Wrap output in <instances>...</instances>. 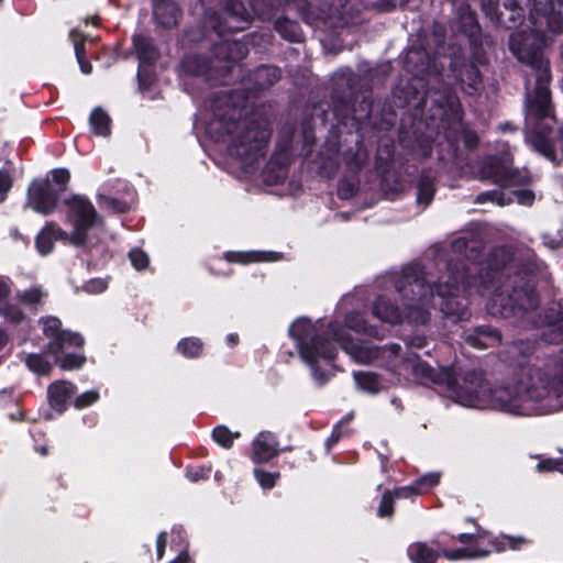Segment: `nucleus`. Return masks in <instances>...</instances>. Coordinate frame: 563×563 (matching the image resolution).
I'll use <instances>...</instances> for the list:
<instances>
[{
    "label": "nucleus",
    "mask_w": 563,
    "mask_h": 563,
    "mask_svg": "<svg viewBox=\"0 0 563 563\" xmlns=\"http://www.w3.org/2000/svg\"><path fill=\"white\" fill-rule=\"evenodd\" d=\"M538 12V22L530 32L517 31L509 37V48L517 59L530 68V76L536 79L534 96L529 99L526 125V141L550 161L555 159V146L550 137L554 118L550 103L551 80L550 64L544 58L542 47L545 45L543 24L552 34L563 31V18L555 11L563 0H533Z\"/></svg>",
    "instance_id": "20e7f679"
},
{
    "label": "nucleus",
    "mask_w": 563,
    "mask_h": 563,
    "mask_svg": "<svg viewBox=\"0 0 563 563\" xmlns=\"http://www.w3.org/2000/svg\"><path fill=\"white\" fill-rule=\"evenodd\" d=\"M74 391L75 386L69 382L60 380L51 384L47 391L51 406L62 412Z\"/></svg>",
    "instance_id": "f3484780"
},
{
    "label": "nucleus",
    "mask_w": 563,
    "mask_h": 563,
    "mask_svg": "<svg viewBox=\"0 0 563 563\" xmlns=\"http://www.w3.org/2000/svg\"><path fill=\"white\" fill-rule=\"evenodd\" d=\"M134 48L137 57L143 62H151L157 57L156 49L152 45L150 38L144 35H135L133 37Z\"/></svg>",
    "instance_id": "cd10ccee"
},
{
    "label": "nucleus",
    "mask_w": 563,
    "mask_h": 563,
    "mask_svg": "<svg viewBox=\"0 0 563 563\" xmlns=\"http://www.w3.org/2000/svg\"><path fill=\"white\" fill-rule=\"evenodd\" d=\"M427 344V339L423 335H412L407 340V345L415 349H422Z\"/></svg>",
    "instance_id": "6e6d98bb"
},
{
    "label": "nucleus",
    "mask_w": 563,
    "mask_h": 563,
    "mask_svg": "<svg viewBox=\"0 0 563 563\" xmlns=\"http://www.w3.org/2000/svg\"><path fill=\"white\" fill-rule=\"evenodd\" d=\"M52 180L58 185V188H55L59 192V195L65 190L66 184L68 183L70 175L69 172L65 168H57L52 170Z\"/></svg>",
    "instance_id": "a19ab883"
},
{
    "label": "nucleus",
    "mask_w": 563,
    "mask_h": 563,
    "mask_svg": "<svg viewBox=\"0 0 563 563\" xmlns=\"http://www.w3.org/2000/svg\"><path fill=\"white\" fill-rule=\"evenodd\" d=\"M460 29L468 34H474L477 29L475 12L470 4H463L459 9Z\"/></svg>",
    "instance_id": "7c9ffc66"
},
{
    "label": "nucleus",
    "mask_w": 563,
    "mask_h": 563,
    "mask_svg": "<svg viewBox=\"0 0 563 563\" xmlns=\"http://www.w3.org/2000/svg\"><path fill=\"white\" fill-rule=\"evenodd\" d=\"M289 335L294 340L300 358L310 367L313 379L323 385L330 377L334 365L332 361L336 354L335 343H340L342 349L357 363L368 364L378 362L385 366L394 378L389 384L399 383L400 378H412L420 384L443 385L449 380L451 367H431L426 362L419 360L416 354H399L398 344L376 346L369 342H354L345 335V328L339 327L336 322H331L327 327L318 320L312 322L306 317L296 319L289 327Z\"/></svg>",
    "instance_id": "f03ea898"
},
{
    "label": "nucleus",
    "mask_w": 563,
    "mask_h": 563,
    "mask_svg": "<svg viewBox=\"0 0 563 563\" xmlns=\"http://www.w3.org/2000/svg\"><path fill=\"white\" fill-rule=\"evenodd\" d=\"M479 177L493 180L504 188H515L529 181L527 174L512 169L508 161L496 157H489L484 162Z\"/></svg>",
    "instance_id": "1a4fd4ad"
},
{
    "label": "nucleus",
    "mask_w": 563,
    "mask_h": 563,
    "mask_svg": "<svg viewBox=\"0 0 563 563\" xmlns=\"http://www.w3.org/2000/svg\"><path fill=\"white\" fill-rule=\"evenodd\" d=\"M69 36L74 42V49L80 70L86 75L90 74L92 66L86 58L85 38L76 30H73Z\"/></svg>",
    "instance_id": "bb28decb"
},
{
    "label": "nucleus",
    "mask_w": 563,
    "mask_h": 563,
    "mask_svg": "<svg viewBox=\"0 0 563 563\" xmlns=\"http://www.w3.org/2000/svg\"><path fill=\"white\" fill-rule=\"evenodd\" d=\"M43 333L49 339L47 352L52 355H59L67 347H82L84 339L79 333L62 330V322L56 317H44L40 320Z\"/></svg>",
    "instance_id": "6e6552de"
},
{
    "label": "nucleus",
    "mask_w": 563,
    "mask_h": 563,
    "mask_svg": "<svg viewBox=\"0 0 563 563\" xmlns=\"http://www.w3.org/2000/svg\"><path fill=\"white\" fill-rule=\"evenodd\" d=\"M170 563H189V556L185 551H181Z\"/></svg>",
    "instance_id": "680f3d73"
},
{
    "label": "nucleus",
    "mask_w": 563,
    "mask_h": 563,
    "mask_svg": "<svg viewBox=\"0 0 563 563\" xmlns=\"http://www.w3.org/2000/svg\"><path fill=\"white\" fill-rule=\"evenodd\" d=\"M408 556L412 563H435L440 556L438 549L424 542H413L408 547Z\"/></svg>",
    "instance_id": "aec40b11"
},
{
    "label": "nucleus",
    "mask_w": 563,
    "mask_h": 563,
    "mask_svg": "<svg viewBox=\"0 0 563 563\" xmlns=\"http://www.w3.org/2000/svg\"><path fill=\"white\" fill-rule=\"evenodd\" d=\"M165 545H166V533L161 532L157 537V544H156V555H157L158 560H161L164 555Z\"/></svg>",
    "instance_id": "4d7b16f0"
},
{
    "label": "nucleus",
    "mask_w": 563,
    "mask_h": 563,
    "mask_svg": "<svg viewBox=\"0 0 563 563\" xmlns=\"http://www.w3.org/2000/svg\"><path fill=\"white\" fill-rule=\"evenodd\" d=\"M525 541L526 540L523 538L505 537L500 547L495 543H493V545L495 547L496 551H503L506 545L510 549H518L520 544L525 543Z\"/></svg>",
    "instance_id": "de8ad7c7"
},
{
    "label": "nucleus",
    "mask_w": 563,
    "mask_h": 563,
    "mask_svg": "<svg viewBox=\"0 0 563 563\" xmlns=\"http://www.w3.org/2000/svg\"><path fill=\"white\" fill-rule=\"evenodd\" d=\"M246 46L239 41L224 40L214 47V55L223 60H238L246 55Z\"/></svg>",
    "instance_id": "6ab92c4d"
},
{
    "label": "nucleus",
    "mask_w": 563,
    "mask_h": 563,
    "mask_svg": "<svg viewBox=\"0 0 563 563\" xmlns=\"http://www.w3.org/2000/svg\"><path fill=\"white\" fill-rule=\"evenodd\" d=\"M351 420V417H347L345 418L344 420H342L340 423H338L335 426V428L333 429V432L331 434V437L328 439L327 441V445L328 448H330L331 444L335 443L339 441V439L343 435L342 431H341V424L342 422L344 421H350Z\"/></svg>",
    "instance_id": "5fc2aeb1"
},
{
    "label": "nucleus",
    "mask_w": 563,
    "mask_h": 563,
    "mask_svg": "<svg viewBox=\"0 0 563 563\" xmlns=\"http://www.w3.org/2000/svg\"><path fill=\"white\" fill-rule=\"evenodd\" d=\"M274 5L273 0H251V10H247L241 1L228 0L222 13L223 24L212 23L211 26L219 35L243 30L253 15L264 19Z\"/></svg>",
    "instance_id": "0eeeda50"
},
{
    "label": "nucleus",
    "mask_w": 563,
    "mask_h": 563,
    "mask_svg": "<svg viewBox=\"0 0 563 563\" xmlns=\"http://www.w3.org/2000/svg\"><path fill=\"white\" fill-rule=\"evenodd\" d=\"M9 294V288L4 282L0 279V299L4 298Z\"/></svg>",
    "instance_id": "e2e57ef3"
},
{
    "label": "nucleus",
    "mask_w": 563,
    "mask_h": 563,
    "mask_svg": "<svg viewBox=\"0 0 563 563\" xmlns=\"http://www.w3.org/2000/svg\"><path fill=\"white\" fill-rule=\"evenodd\" d=\"M65 205V223L71 228L68 232L69 244L78 247L96 245V234L103 230V220L93 205L81 196L71 197Z\"/></svg>",
    "instance_id": "423d86ee"
},
{
    "label": "nucleus",
    "mask_w": 563,
    "mask_h": 563,
    "mask_svg": "<svg viewBox=\"0 0 563 563\" xmlns=\"http://www.w3.org/2000/svg\"><path fill=\"white\" fill-rule=\"evenodd\" d=\"M99 398V394L96 390H89L80 396H78L75 400V406L78 409L85 408L93 402H96Z\"/></svg>",
    "instance_id": "37998d69"
},
{
    "label": "nucleus",
    "mask_w": 563,
    "mask_h": 563,
    "mask_svg": "<svg viewBox=\"0 0 563 563\" xmlns=\"http://www.w3.org/2000/svg\"><path fill=\"white\" fill-rule=\"evenodd\" d=\"M479 536L476 533H461L457 537V540L463 544L468 543H478Z\"/></svg>",
    "instance_id": "13d9d810"
},
{
    "label": "nucleus",
    "mask_w": 563,
    "mask_h": 563,
    "mask_svg": "<svg viewBox=\"0 0 563 563\" xmlns=\"http://www.w3.org/2000/svg\"><path fill=\"white\" fill-rule=\"evenodd\" d=\"M398 3L404 5L400 0H378L376 2V8L378 11L388 12L394 10Z\"/></svg>",
    "instance_id": "603ef678"
},
{
    "label": "nucleus",
    "mask_w": 563,
    "mask_h": 563,
    "mask_svg": "<svg viewBox=\"0 0 563 563\" xmlns=\"http://www.w3.org/2000/svg\"><path fill=\"white\" fill-rule=\"evenodd\" d=\"M440 482L439 473H429L416 479L408 486L398 487L391 492L394 498H410L422 495Z\"/></svg>",
    "instance_id": "4468645a"
},
{
    "label": "nucleus",
    "mask_w": 563,
    "mask_h": 563,
    "mask_svg": "<svg viewBox=\"0 0 563 563\" xmlns=\"http://www.w3.org/2000/svg\"><path fill=\"white\" fill-rule=\"evenodd\" d=\"M177 350L186 357H196L202 351V343L197 338L184 339L178 343Z\"/></svg>",
    "instance_id": "f704fd0d"
},
{
    "label": "nucleus",
    "mask_w": 563,
    "mask_h": 563,
    "mask_svg": "<svg viewBox=\"0 0 563 563\" xmlns=\"http://www.w3.org/2000/svg\"><path fill=\"white\" fill-rule=\"evenodd\" d=\"M470 73L474 76L473 82L471 84L472 90L476 91L479 86L478 71L476 68L471 67Z\"/></svg>",
    "instance_id": "bf43d9fd"
},
{
    "label": "nucleus",
    "mask_w": 563,
    "mask_h": 563,
    "mask_svg": "<svg viewBox=\"0 0 563 563\" xmlns=\"http://www.w3.org/2000/svg\"><path fill=\"white\" fill-rule=\"evenodd\" d=\"M280 78V71L274 66H261L252 75L257 89H265L274 85Z\"/></svg>",
    "instance_id": "4be33fe9"
},
{
    "label": "nucleus",
    "mask_w": 563,
    "mask_h": 563,
    "mask_svg": "<svg viewBox=\"0 0 563 563\" xmlns=\"http://www.w3.org/2000/svg\"><path fill=\"white\" fill-rule=\"evenodd\" d=\"M22 360L24 361L26 367L37 375H49L53 369V364L42 354H24Z\"/></svg>",
    "instance_id": "a878e982"
},
{
    "label": "nucleus",
    "mask_w": 563,
    "mask_h": 563,
    "mask_svg": "<svg viewBox=\"0 0 563 563\" xmlns=\"http://www.w3.org/2000/svg\"><path fill=\"white\" fill-rule=\"evenodd\" d=\"M452 252L456 256H461L467 250V241L464 238L454 240L451 244Z\"/></svg>",
    "instance_id": "864d4df0"
},
{
    "label": "nucleus",
    "mask_w": 563,
    "mask_h": 563,
    "mask_svg": "<svg viewBox=\"0 0 563 563\" xmlns=\"http://www.w3.org/2000/svg\"><path fill=\"white\" fill-rule=\"evenodd\" d=\"M514 195L520 205L530 206L534 200V195L531 190H515Z\"/></svg>",
    "instance_id": "09e8293b"
},
{
    "label": "nucleus",
    "mask_w": 563,
    "mask_h": 563,
    "mask_svg": "<svg viewBox=\"0 0 563 563\" xmlns=\"http://www.w3.org/2000/svg\"><path fill=\"white\" fill-rule=\"evenodd\" d=\"M254 476L262 488L271 489L275 486L280 475L279 473H268L261 468H255Z\"/></svg>",
    "instance_id": "4c0bfd02"
},
{
    "label": "nucleus",
    "mask_w": 563,
    "mask_h": 563,
    "mask_svg": "<svg viewBox=\"0 0 563 563\" xmlns=\"http://www.w3.org/2000/svg\"><path fill=\"white\" fill-rule=\"evenodd\" d=\"M239 437L240 432H232L225 426H218L212 432L213 440L224 449H230Z\"/></svg>",
    "instance_id": "72a5a7b5"
},
{
    "label": "nucleus",
    "mask_w": 563,
    "mask_h": 563,
    "mask_svg": "<svg viewBox=\"0 0 563 563\" xmlns=\"http://www.w3.org/2000/svg\"><path fill=\"white\" fill-rule=\"evenodd\" d=\"M211 470L209 467H196L189 468L186 472V475L189 481L198 482L200 479H206L209 477Z\"/></svg>",
    "instance_id": "c03bdc74"
},
{
    "label": "nucleus",
    "mask_w": 563,
    "mask_h": 563,
    "mask_svg": "<svg viewBox=\"0 0 563 563\" xmlns=\"http://www.w3.org/2000/svg\"><path fill=\"white\" fill-rule=\"evenodd\" d=\"M349 2L350 0H322L316 16L311 12V4H308V10L302 13L303 19L309 24L321 20L333 27L343 26L350 22L353 23L352 8H347Z\"/></svg>",
    "instance_id": "9d476101"
},
{
    "label": "nucleus",
    "mask_w": 563,
    "mask_h": 563,
    "mask_svg": "<svg viewBox=\"0 0 563 563\" xmlns=\"http://www.w3.org/2000/svg\"><path fill=\"white\" fill-rule=\"evenodd\" d=\"M0 316L12 325H19L26 322L23 311L13 303H3L0 306Z\"/></svg>",
    "instance_id": "473e14b6"
},
{
    "label": "nucleus",
    "mask_w": 563,
    "mask_h": 563,
    "mask_svg": "<svg viewBox=\"0 0 563 563\" xmlns=\"http://www.w3.org/2000/svg\"><path fill=\"white\" fill-rule=\"evenodd\" d=\"M251 459L255 463H265L278 455V441L271 431L260 432L251 444Z\"/></svg>",
    "instance_id": "f8f14e48"
},
{
    "label": "nucleus",
    "mask_w": 563,
    "mask_h": 563,
    "mask_svg": "<svg viewBox=\"0 0 563 563\" xmlns=\"http://www.w3.org/2000/svg\"><path fill=\"white\" fill-rule=\"evenodd\" d=\"M492 551L483 549H471L467 547L457 548L454 550L442 549V555L449 561L471 560L487 556Z\"/></svg>",
    "instance_id": "5701e85b"
},
{
    "label": "nucleus",
    "mask_w": 563,
    "mask_h": 563,
    "mask_svg": "<svg viewBox=\"0 0 563 563\" xmlns=\"http://www.w3.org/2000/svg\"><path fill=\"white\" fill-rule=\"evenodd\" d=\"M238 339L236 334L231 333L227 336V342L230 346H234L238 343Z\"/></svg>",
    "instance_id": "0e129e2a"
},
{
    "label": "nucleus",
    "mask_w": 563,
    "mask_h": 563,
    "mask_svg": "<svg viewBox=\"0 0 563 563\" xmlns=\"http://www.w3.org/2000/svg\"><path fill=\"white\" fill-rule=\"evenodd\" d=\"M104 206L113 212H125L129 210V205L124 201L117 200L114 198H106Z\"/></svg>",
    "instance_id": "49530a36"
},
{
    "label": "nucleus",
    "mask_w": 563,
    "mask_h": 563,
    "mask_svg": "<svg viewBox=\"0 0 563 563\" xmlns=\"http://www.w3.org/2000/svg\"><path fill=\"white\" fill-rule=\"evenodd\" d=\"M434 185L430 175H422L418 183L417 202L427 207L433 199Z\"/></svg>",
    "instance_id": "c756f323"
},
{
    "label": "nucleus",
    "mask_w": 563,
    "mask_h": 563,
    "mask_svg": "<svg viewBox=\"0 0 563 563\" xmlns=\"http://www.w3.org/2000/svg\"><path fill=\"white\" fill-rule=\"evenodd\" d=\"M153 13L157 23L164 27L175 26L179 16L176 3L170 0H155Z\"/></svg>",
    "instance_id": "dca6fc26"
},
{
    "label": "nucleus",
    "mask_w": 563,
    "mask_h": 563,
    "mask_svg": "<svg viewBox=\"0 0 563 563\" xmlns=\"http://www.w3.org/2000/svg\"><path fill=\"white\" fill-rule=\"evenodd\" d=\"M466 341L474 347H494L500 343L501 335L496 329L489 325H481L466 338Z\"/></svg>",
    "instance_id": "2eb2a0df"
},
{
    "label": "nucleus",
    "mask_w": 563,
    "mask_h": 563,
    "mask_svg": "<svg viewBox=\"0 0 563 563\" xmlns=\"http://www.w3.org/2000/svg\"><path fill=\"white\" fill-rule=\"evenodd\" d=\"M558 471L563 474V459L559 460V467Z\"/></svg>",
    "instance_id": "774afa93"
},
{
    "label": "nucleus",
    "mask_w": 563,
    "mask_h": 563,
    "mask_svg": "<svg viewBox=\"0 0 563 563\" xmlns=\"http://www.w3.org/2000/svg\"><path fill=\"white\" fill-rule=\"evenodd\" d=\"M459 263L453 264V258L448 260L444 254L437 257L439 271L445 272L438 278L431 273H426L419 265L405 267L393 276L396 292L399 295L404 309H399L394 302L379 296L374 302L373 314L387 323L397 324L407 320L409 323L426 324L437 307L446 317L454 320L466 318L467 310L464 299L460 294L467 288L478 287L483 296L492 295L489 310L493 314L499 313L504 318L516 314L518 311L534 310L539 305V297L533 285L523 277L515 276L498 287H494L495 268L487 272L486 276H473L471 273L478 271V263H466L456 257Z\"/></svg>",
    "instance_id": "f257e3e1"
},
{
    "label": "nucleus",
    "mask_w": 563,
    "mask_h": 563,
    "mask_svg": "<svg viewBox=\"0 0 563 563\" xmlns=\"http://www.w3.org/2000/svg\"><path fill=\"white\" fill-rule=\"evenodd\" d=\"M59 198V192L55 190L48 179L34 180L27 190V205L36 212L52 213Z\"/></svg>",
    "instance_id": "9b49d317"
},
{
    "label": "nucleus",
    "mask_w": 563,
    "mask_h": 563,
    "mask_svg": "<svg viewBox=\"0 0 563 563\" xmlns=\"http://www.w3.org/2000/svg\"><path fill=\"white\" fill-rule=\"evenodd\" d=\"M224 257L229 262L250 263V262H275L279 260V254L274 252H228Z\"/></svg>",
    "instance_id": "412c9836"
},
{
    "label": "nucleus",
    "mask_w": 563,
    "mask_h": 563,
    "mask_svg": "<svg viewBox=\"0 0 563 563\" xmlns=\"http://www.w3.org/2000/svg\"><path fill=\"white\" fill-rule=\"evenodd\" d=\"M45 296L46 294L38 286H34L29 289L19 291L16 295L20 302H22L25 306H30L35 310L42 306Z\"/></svg>",
    "instance_id": "c85d7f7f"
},
{
    "label": "nucleus",
    "mask_w": 563,
    "mask_h": 563,
    "mask_svg": "<svg viewBox=\"0 0 563 563\" xmlns=\"http://www.w3.org/2000/svg\"><path fill=\"white\" fill-rule=\"evenodd\" d=\"M510 200H511L510 198L505 199L504 195H501V194H499L497 191H486V192H482L481 195H478L476 197V199H475V202L483 203V202H486V201H493V202H496L499 206H505Z\"/></svg>",
    "instance_id": "79ce46f5"
},
{
    "label": "nucleus",
    "mask_w": 563,
    "mask_h": 563,
    "mask_svg": "<svg viewBox=\"0 0 563 563\" xmlns=\"http://www.w3.org/2000/svg\"><path fill=\"white\" fill-rule=\"evenodd\" d=\"M238 112L235 106L223 112L219 108V112L207 123L206 131L216 142L227 143L231 156L251 165L264 155L269 130L265 123L251 119L236 121Z\"/></svg>",
    "instance_id": "39448f33"
},
{
    "label": "nucleus",
    "mask_w": 563,
    "mask_h": 563,
    "mask_svg": "<svg viewBox=\"0 0 563 563\" xmlns=\"http://www.w3.org/2000/svg\"><path fill=\"white\" fill-rule=\"evenodd\" d=\"M7 343V334L0 329V350Z\"/></svg>",
    "instance_id": "69168bd1"
},
{
    "label": "nucleus",
    "mask_w": 563,
    "mask_h": 563,
    "mask_svg": "<svg viewBox=\"0 0 563 563\" xmlns=\"http://www.w3.org/2000/svg\"><path fill=\"white\" fill-rule=\"evenodd\" d=\"M89 122L96 135L108 136L111 133V119L101 108L92 110Z\"/></svg>",
    "instance_id": "b1692460"
},
{
    "label": "nucleus",
    "mask_w": 563,
    "mask_h": 563,
    "mask_svg": "<svg viewBox=\"0 0 563 563\" xmlns=\"http://www.w3.org/2000/svg\"><path fill=\"white\" fill-rule=\"evenodd\" d=\"M275 29L282 37L289 42H300L302 40V32L299 25L287 18L278 19L275 22Z\"/></svg>",
    "instance_id": "393cba45"
},
{
    "label": "nucleus",
    "mask_w": 563,
    "mask_h": 563,
    "mask_svg": "<svg viewBox=\"0 0 563 563\" xmlns=\"http://www.w3.org/2000/svg\"><path fill=\"white\" fill-rule=\"evenodd\" d=\"M173 533H177L178 538H179L180 540H184V539H183V536H181V534H183V530H181L180 528H174V529H173Z\"/></svg>",
    "instance_id": "338daca9"
},
{
    "label": "nucleus",
    "mask_w": 563,
    "mask_h": 563,
    "mask_svg": "<svg viewBox=\"0 0 563 563\" xmlns=\"http://www.w3.org/2000/svg\"><path fill=\"white\" fill-rule=\"evenodd\" d=\"M56 241L69 244L68 232L57 223L49 222L38 232L35 240L36 249L42 255H47L53 251Z\"/></svg>",
    "instance_id": "ddd939ff"
},
{
    "label": "nucleus",
    "mask_w": 563,
    "mask_h": 563,
    "mask_svg": "<svg viewBox=\"0 0 563 563\" xmlns=\"http://www.w3.org/2000/svg\"><path fill=\"white\" fill-rule=\"evenodd\" d=\"M465 144L468 146V147H473L477 144V136L473 133H467L465 135Z\"/></svg>",
    "instance_id": "052dcab7"
},
{
    "label": "nucleus",
    "mask_w": 563,
    "mask_h": 563,
    "mask_svg": "<svg viewBox=\"0 0 563 563\" xmlns=\"http://www.w3.org/2000/svg\"><path fill=\"white\" fill-rule=\"evenodd\" d=\"M394 496L391 492H386L380 500L377 514L379 517H390L394 514Z\"/></svg>",
    "instance_id": "ea45409f"
},
{
    "label": "nucleus",
    "mask_w": 563,
    "mask_h": 563,
    "mask_svg": "<svg viewBox=\"0 0 563 563\" xmlns=\"http://www.w3.org/2000/svg\"><path fill=\"white\" fill-rule=\"evenodd\" d=\"M354 382L362 391L375 395L388 387V383L372 372H354Z\"/></svg>",
    "instance_id": "a211bd4d"
},
{
    "label": "nucleus",
    "mask_w": 563,
    "mask_h": 563,
    "mask_svg": "<svg viewBox=\"0 0 563 563\" xmlns=\"http://www.w3.org/2000/svg\"><path fill=\"white\" fill-rule=\"evenodd\" d=\"M444 386L446 396L464 407L514 416L552 413L563 409V349L543 368H529L517 383L493 386L481 372L451 368Z\"/></svg>",
    "instance_id": "7ed1b4c3"
},
{
    "label": "nucleus",
    "mask_w": 563,
    "mask_h": 563,
    "mask_svg": "<svg viewBox=\"0 0 563 563\" xmlns=\"http://www.w3.org/2000/svg\"><path fill=\"white\" fill-rule=\"evenodd\" d=\"M213 62L200 57H188L184 60V67L194 75H207Z\"/></svg>",
    "instance_id": "c9c22d12"
},
{
    "label": "nucleus",
    "mask_w": 563,
    "mask_h": 563,
    "mask_svg": "<svg viewBox=\"0 0 563 563\" xmlns=\"http://www.w3.org/2000/svg\"><path fill=\"white\" fill-rule=\"evenodd\" d=\"M345 325L347 329L353 330L357 333H366L368 335H377V332L373 328L366 325V321L360 313L349 314L345 319Z\"/></svg>",
    "instance_id": "e433bc0d"
},
{
    "label": "nucleus",
    "mask_w": 563,
    "mask_h": 563,
    "mask_svg": "<svg viewBox=\"0 0 563 563\" xmlns=\"http://www.w3.org/2000/svg\"><path fill=\"white\" fill-rule=\"evenodd\" d=\"M130 261L133 267L137 271L145 269L148 266L150 260L146 253L139 249H134L129 253Z\"/></svg>",
    "instance_id": "58836bf2"
},
{
    "label": "nucleus",
    "mask_w": 563,
    "mask_h": 563,
    "mask_svg": "<svg viewBox=\"0 0 563 563\" xmlns=\"http://www.w3.org/2000/svg\"><path fill=\"white\" fill-rule=\"evenodd\" d=\"M108 287V284L103 279H92L87 283L86 290L91 294H100L104 291Z\"/></svg>",
    "instance_id": "8fccbe9b"
},
{
    "label": "nucleus",
    "mask_w": 563,
    "mask_h": 563,
    "mask_svg": "<svg viewBox=\"0 0 563 563\" xmlns=\"http://www.w3.org/2000/svg\"><path fill=\"white\" fill-rule=\"evenodd\" d=\"M559 460L547 459L542 460L537 464V468L539 472H552L558 471Z\"/></svg>",
    "instance_id": "3c124183"
},
{
    "label": "nucleus",
    "mask_w": 563,
    "mask_h": 563,
    "mask_svg": "<svg viewBox=\"0 0 563 563\" xmlns=\"http://www.w3.org/2000/svg\"><path fill=\"white\" fill-rule=\"evenodd\" d=\"M73 347H67L65 352H62L60 354H64L59 361L58 365L64 371H73L80 368L85 362L86 357L81 353H73L70 352Z\"/></svg>",
    "instance_id": "2f4dec72"
},
{
    "label": "nucleus",
    "mask_w": 563,
    "mask_h": 563,
    "mask_svg": "<svg viewBox=\"0 0 563 563\" xmlns=\"http://www.w3.org/2000/svg\"><path fill=\"white\" fill-rule=\"evenodd\" d=\"M12 186V178L7 170L0 169V202L4 200Z\"/></svg>",
    "instance_id": "a18cd8bd"
}]
</instances>
